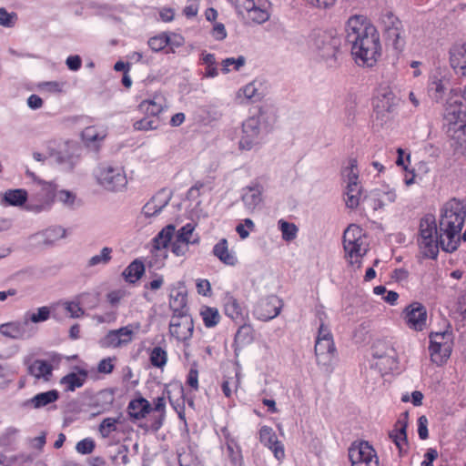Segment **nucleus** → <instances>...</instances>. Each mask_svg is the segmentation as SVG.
Returning <instances> with one entry per match:
<instances>
[{
	"label": "nucleus",
	"instance_id": "nucleus-1",
	"mask_svg": "<svg viewBox=\"0 0 466 466\" xmlns=\"http://www.w3.org/2000/svg\"><path fill=\"white\" fill-rule=\"evenodd\" d=\"M346 41L351 46V54L359 65L372 66L380 56V35L362 15L349 18L346 27Z\"/></svg>",
	"mask_w": 466,
	"mask_h": 466
},
{
	"label": "nucleus",
	"instance_id": "nucleus-2",
	"mask_svg": "<svg viewBox=\"0 0 466 466\" xmlns=\"http://www.w3.org/2000/svg\"><path fill=\"white\" fill-rule=\"evenodd\" d=\"M465 217L466 205L462 201L452 198L444 204L439 225L440 246L444 251L457 249Z\"/></svg>",
	"mask_w": 466,
	"mask_h": 466
},
{
	"label": "nucleus",
	"instance_id": "nucleus-3",
	"mask_svg": "<svg viewBox=\"0 0 466 466\" xmlns=\"http://www.w3.org/2000/svg\"><path fill=\"white\" fill-rule=\"evenodd\" d=\"M277 116L270 108L261 107L258 115L246 119L242 124V136L238 142L239 148L250 150L273 129Z\"/></svg>",
	"mask_w": 466,
	"mask_h": 466
},
{
	"label": "nucleus",
	"instance_id": "nucleus-4",
	"mask_svg": "<svg viewBox=\"0 0 466 466\" xmlns=\"http://www.w3.org/2000/svg\"><path fill=\"white\" fill-rule=\"evenodd\" d=\"M341 37L332 31H313L309 39V47L316 59L328 68L339 66Z\"/></svg>",
	"mask_w": 466,
	"mask_h": 466
},
{
	"label": "nucleus",
	"instance_id": "nucleus-5",
	"mask_svg": "<svg viewBox=\"0 0 466 466\" xmlns=\"http://www.w3.org/2000/svg\"><path fill=\"white\" fill-rule=\"evenodd\" d=\"M343 248L349 262L360 268L361 258L368 250L363 230L360 227L351 224L345 229L343 234Z\"/></svg>",
	"mask_w": 466,
	"mask_h": 466
},
{
	"label": "nucleus",
	"instance_id": "nucleus-6",
	"mask_svg": "<svg viewBox=\"0 0 466 466\" xmlns=\"http://www.w3.org/2000/svg\"><path fill=\"white\" fill-rule=\"evenodd\" d=\"M440 230L438 231L433 215H426L420 223V238L418 239L424 257L435 258L439 252Z\"/></svg>",
	"mask_w": 466,
	"mask_h": 466
},
{
	"label": "nucleus",
	"instance_id": "nucleus-7",
	"mask_svg": "<svg viewBox=\"0 0 466 466\" xmlns=\"http://www.w3.org/2000/svg\"><path fill=\"white\" fill-rule=\"evenodd\" d=\"M97 183L108 191H119L127 184V177L121 167L111 164H100L96 169Z\"/></svg>",
	"mask_w": 466,
	"mask_h": 466
},
{
	"label": "nucleus",
	"instance_id": "nucleus-8",
	"mask_svg": "<svg viewBox=\"0 0 466 466\" xmlns=\"http://www.w3.org/2000/svg\"><path fill=\"white\" fill-rule=\"evenodd\" d=\"M141 328L139 322L128 324L117 329L109 330L100 340L99 345L105 349L123 348L130 344L134 335Z\"/></svg>",
	"mask_w": 466,
	"mask_h": 466
},
{
	"label": "nucleus",
	"instance_id": "nucleus-9",
	"mask_svg": "<svg viewBox=\"0 0 466 466\" xmlns=\"http://www.w3.org/2000/svg\"><path fill=\"white\" fill-rule=\"evenodd\" d=\"M461 114L462 110L461 107L457 111H451L450 108L446 118L450 122V131H453L451 135L452 147L458 153L466 155V123L461 118Z\"/></svg>",
	"mask_w": 466,
	"mask_h": 466
},
{
	"label": "nucleus",
	"instance_id": "nucleus-10",
	"mask_svg": "<svg viewBox=\"0 0 466 466\" xmlns=\"http://www.w3.org/2000/svg\"><path fill=\"white\" fill-rule=\"evenodd\" d=\"M235 7L246 24L261 25L270 17L268 10L258 6L254 0H237Z\"/></svg>",
	"mask_w": 466,
	"mask_h": 466
},
{
	"label": "nucleus",
	"instance_id": "nucleus-11",
	"mask_svg": "<svg viewBox=\"0 0 466 466\" xmlns=\"http://www.w3.org/2000/svg\"><path fill=\"white\" fill-rule=\"evenodd\" d=\"M314 350L317 364L325 372L330 373L333 370V364L337 356L334 340H316Z\"/></svg>",
	"mask_w": 466,
	"mask_h": 466
},
{
	"label": "nucleus",
	"instance_id": "nucleus-12",
	"mask_svg": "<svg viewBox=\"0 0 466 466\" xmlns=\"http://www.w3.org/2000/svg\"><path fill=\"white\" fill-rule=\"evenodd\" d=\"M194 322L188 314L172 315L169 322V333L179 341H185L192 337Z\"/></svg>",
	"mask_w": 466,
	"mask_h": 466
},
{
	"label": "nucleus",
	"instance_id": "nucleus-13",
	"mask_svg": "<svg viewBox=\"0 0 466 466\" xmlns=\"http://www.w3.org/2000/svg\"><path fill=\"white\" fill-rule=\"evenodd\" d=\"M282 307V300L275 295H270L258 301L254 312L258 319L268 321L279 316Z\"/></svg>",
	"mask_w": 466,
	"mask_h": 466
},
{
	"label": "nucleus",
	"instance_id": "nucleus-14",
	"mask_svg": "<svg viewBox=\"0 0 466 466\" xmlns=\"http://www.w3.org/2000/svg\"><path fill=\"white\" fill-rule=\"evenodd\" d=\"M349 458L351 464L379 463V458L375 450L367 441L353 444L349 449Z\"/></svg>",
	"mask_w": 466,
	"mask_h": 466
},
{
	"label": "nucleus",
	"instance_id": "nucleus-15",
	"mask_svg": "<svg viewBox=\"0 0 466 466\" xmlns=\"http://www.w3.org/2000/svg\"><path fill=\"white\" fill-rule=\"evenodd\" d=\"M405 320L409 328L421 331L427 326V309L420 302L410 304L404 310Z\"/></svg>",
	"mask_w": 466,
	"mask_h": 466
},
{
	"label": "nucleus",
	"instance_id": "nucleus-16",
	"mask_svg": "<svg viewBox=\"0 0 466 466\" xmlns=\"http://www.w3.org/2000/svg\"><path fill=\"white\" fill-rule=\"evenodd\" d=\"M35 333L27 319L13 321L0 325V334L13 339H27Z\"/></svg>",
	"mask_w": 466,
	"mask_h": 466
},
{
	"label": "nucleus",
	"instance_id": "nucleus-17",
	"mask_svg": "<svg viewBox=\"0 0 466 466\" xmlns=\"http://www.w3.org/2000/svg\"><path fill=\"white\" fill-rule=\"evenodd\" d=\"M407 427H408V412H404L397 422L395 423L394 429L389 433L390 438L394 442L399 450L400 455H402L407 451L408 441H407Z\"/></svg>",
	"mask_w": 466,
	"mask_h": 466
},
{
	"label": "nucleus",
	"instance_id": "nucleus-18",
	"mask_svg": "<svg viewBox=\"0 0 466 466\" xmlns=\"http://www.w3.org/2000/svg\"><path fill=\"white\" fill-rule=\"evenodd\" d=\"M260 442L268 447L274 454L278 461H281L285 457L283 444L279 441L278 437L271 427L263 426L259 431Z\"/></svg>",
	"mask_w": 466,
	"mask_h": 466
},
{
	"label": "nucleus",
	"instance_id": "nucleus-19",
	"mask_svg": "<svg viewBox=\"0 0 466 466\" xmlns=\"http://www.w3.org/2000/svg\"><path fill=\"white\" fill-rule=\"evenodd\" d=\"M382 23L387 35L392 40L395 48H400L403 46V40L401 38L402 25L400 19L393 14L387 13L382 17Z\"/></svg>",
	"mask_w": 466,
	"mask_h": 466
},
{
	"label": "nucleus",
	"instance_id": "nucleus-20",
	"mask_svg": "<svg viewBox=\"0 0 466 466\" xmlns=\"http://www.w3.org/2000/svg\"><path fill=\"white\" fill-rule=\"evenodd\" d=\"M264 96L261 81L253 80L238 91L237 98L243 104L256 103Z\"/></svg>",
	"mask_w": 466,
	"mask_h": 466
},
{
	"label": "nucleus",
	"instance_id": "nucleus-21",
	"mask_svg": "<svg viewBox=\"0 0 466 466\" xmlns=\"http://www.w3.org/2000/svg\"><path fill=\"white\" fill-rule=\"evenodd\" d=\"M263 187L253 182L241 190V199L247 209L253 211L262 202Z\"/></svg>",
	"mask_w": 466,
	"mask_h": 466
},
{
	"label": "nucleus",
	"instance_id": "nucleus-22",
	"mask_svg": "<svg viewBox=\"0 0 466 466\" xmlns=\"http://www.w3.org/2000/svg\"><path fill=\"white\" fill-rule=\"evenodd\" d=\"M399 99L389 88H383L379 91L377 96L373 100V106L378 114L384 112H392L398 105Z\"/></svg>",
	"mask_w": 466,
	"mask_h": 466
},
{
	"label": "nucleus",
	"instance_id": "nucleus-23",
	"mask_svg": "<svg viewBox=\"0 0 466 466\" xmlns=\"http://www.w3.org/2000/svg\"><path fill=\"white\" fill-rule=\"evenodd\" d=\"M450 64L457 75L466 77V43L455 44L451 48Z\"/></svg>",
	"mask_w": 466,
	"mask_h": 466
},
{
	"label": "nucleus",
	"instance_id": "nucleus-24",
	"mask_svg": "<svg viewBox=\"0 0 466 466\" xmlns=\"http://www.w3.org/2000/svg\"><path fill=\"white\" fill-rule=\"evenodd\" d=\"M55 161L61 166L65 171H72L78 161L74 145L66 144L64 149L55 153Z\"/></svg>",
	"mask_w": 466,
	"mask_h": 466
},
{
	"label": "nucleus",
	"instance_id": "nucleus-25",
	"mask_svg": "<svg viewBox=\"0 0 466 466\" xmlns=\"http://www.w3.org/2000/svg\"><path fill=\"white\" fill-rule=\"evenodd\" d=\"M167 107V99L161 93L154 94L151 98L142 101L139 105L140 110L150 116H158Z\"/></svg>",
	"mask_w": 466,
	"mask_h": 466
},
{
	"label": "nucleus",
	"instance_id": "nucleus-26",
	"mask_svg": "<svg viewBox=\"0 0 466 466\" xmlns=\"http://www.w3.org/2000/svg\"><path fill=\"white\" fill-rule=\"evenodd\" d=\"M88 372L86 370L78 369L77 372H70L60 380V384L64 386L66 391H75L81 388L86 381Z\"/></svg>",
	"mask_w": 466,
	"mask_h": 466
},
{
	"label": "nucleus",
	"instance_id": "nucleus-27",
	"mask_svg": "<svg viewBox=\"0 0 466 466\" xmlns=\"http://www.w3.org/2000/svg\"><path fill=\"white\" fill-rule=\"evenodd\" d=\"M28 373L35 377L36 380H42L44 381H49L53 375L52 364L44 360H35L29 364Z\"/></svg>",
	"mask_w": 466,
	"mask_h": 466
},
{
	"label": "nucleus",
	"instance_id": "nucleus-28",
	"mask_svg": "<svg viewBox=\"0 0 466 466\" xmlns=\"http://www.w3.org/2000/svg\"><path fill=\"white\" fill-rule=\"evenodd\" d=\"M151 410L149 401L143 397L132 400L127 406V413L133 420L144 419Z\"/></svg>",
	"mask_w": 466,
	"mask_h": 466
},
{
	"label": "nucleus",
	"instance_id": "nucleus-29",
	"mask_svg": "<svg viewBox=\"0 0 466 466\" xmlns=\"http://www.w3.org/2000/svg\"><path fill=\"white\" fill-rule=\"evenodd\" d=\"M59 398V393L56 390L41 392L35 395L33 398L27 400L24 406H30L34 409H40L54 403Z\"/></svg>",
	"mask_w": 466,
	"mask_h": 466
},
{
	"label": "nucleus",
	"instance_id": "nucleus-30",
	"mask_svg": "<svg viewBox=\"0 0 466 466\" xmlns=\"http://www.w3.org/2000/svg\"><path fill=\"white\" fill-rule=\"evenodd\" d=\"M169 198H166L163 193H157L148 202H147L142 212L146 217H153L161 212V210L168 204Z\"/></svg>",
	"mask_w": 466,
	"mask_h": 466
},
{
	"label": "nucleus",
	"instance_id": "nucleus-31",
	"mask_svg": "<svg viewBox=\"0 0 466 466\" xmlns=\"http://www.w3.org/2000/svg\"><path fill=\"white\" fill-rule=\"evenodd\" d=\"M460 107L462 110L461 118L466 117V86L451 90V96L449 98L448 107L446 108V115L450 108L451 111H457Z\"/></svg>",
	"mask_w": 466,
	"mask_h": 466
},
{
	"label": "nucleus",
	"instance_id": "nucleus-32",
	"mask_svg": "<svg viewBox=\"0 0 466 466\" xmlns=\"http://www.w3.org/2000/svg\"><path fill=\"white\" fill-rule=\"evenodd\" d=\"M35 236L36 238H40V243L46 246H50L57 240L66 238V230L60 226H55L50 227L40 233H37Z\"/></svg>",
	"mask_w": 466,
	"mask_h": 466
},
{
	"label": "nucleus",
	"instance_id": "nucleus-33",
	"mask_svg": "<svg viewBox=\"0 0 466 466\" xmlns=\"http://www.w3.org/2000/svg\"><path fill=\"white\" fill-rule=\"evenodd\" d=\"M169 308L173 311L172 315L188 313L187 294L181 290H173L169 298Z\"/></svg>",
	"mask_w": 466,
	"mask_h": 466
},
{
	"label": "nucleus",
	"instance_id": "nucleus-34",
	"mask_svg": "<svg viewBox=\"0 0 466 466\" xmlns=\"http://www.w3.org/2000/svg\"><path fill=\"white\" fill-rule=\"evenodd\" d=\"M176 232V228L174 225L169 224L163 228L157 235L153 238V248L155 249L160 250L162 248H166L168 244L171 242L172 238L174 237Z\"/></svg>",
	"mask_w": 466,
	"mask_h": 466
},
{
	"label": "nucleus",
	"instance_id": "nucleus-35",
	"mask_svg": "<svg viewBox=\"0 0 466 466\" xmlns=\"http://www.w3.org/2000/svg\"><path fill=\"white\" fill-rule=\"evenodd\" d=\"M145 272V265L142 261L135 259L123 271L122 275L126 281L136 283L141 279Z\"/></svg>",
	"mask_w": 466,
	"mask_h": 466
},
{
	"label": "nucleus",
	"instance_id": "nucleus-36",
	"mask_svg": "<svg viewBox=\"0 0 466 466\" xmlns=\"http://www.w3.org/2000/svg\"><path fill=\"white\" fill-rule=\"evenodd\" d=\"M176 238L178 242H185L188 245H195L199 242V236L195 232V225L193 223H187L181 227L177 231Z\"/></svg>",
	"mask_w": 466,
	"mask_h": 466
},
{
	"label": "nucleus",
	"instance_id": "nucleus-37",
	"mask_svg": "<svg viewBox=\"0 0 466 466\" xmlns=\"http://www.w3.org/2000/svg\"><path fill=\"white\" fill-rule=\"evenodd\" d=\"M429 350L432 362L438 365L446 361L451 355V346L449 343L440 345L436 342V345H430Z\"/></svg>",
	"mask_w": 466,
	"mask_h": 466
},
{
	"label": "nucleus",
	"instance_id": "nucleus-38",
	"mask_svg": "<svg viewBox=\"0 0 466 466\" xmlns=\"http://www.w3.org/2000/svg\"><path fill=\"white\" fill-rule=\"evenodd\" d=\"M213 255L226 265H233V257L228 251V244L226 238L220 239L213 248Z\"/></svg>",
	"mask_w": 466,
	"mask_h": 466
},
{
	"label": "nucleus",
	"instance_id": "nucleus-39",
	"mask_svg": "<svg viewBox=\"0 0 466 466\" xmlns=\"http://www.w3.org/2000/svg\"><path fill=\"white\" fill-rule=\"evenodd\" d=\"M199 314L207 328L215 327L220 320L219 312L216 308L202 306Z\"/></svg>",
	"mask_w": 466,
	"mask_h": 466
},
{
	"label": "nucleus",
	"instance_id": "nucleus-40",
	"mask_svg": "<svg viewBox=\"0 0 466 466\" xmlns=\"http://www.w3.org/2000/svg\"><path fill=\"white\" fill-rule=\"evenodd\" d=\"M394 349L384 340H377L372 347V356L376 359L390 358L393 359Z\"/></svg>",
	"mask_w": 466,
	"mask_h": 466
},
{
	"label": "nucleus",
	"instance_id": "nucleus-41",
	"mask_svg": "<svg viewBox=\"0 0 466 466\" xmlns=\"http://www.w3.org/2000/svg\"><path fill=\"white\" fill-rule=\"evenodd\" d=\"M27 199V192L25 189H10L4 196V200L11 206H21Z\"/></svg>",
	"mask_w": 466,
	"mask_h": 466
},
{
	"label": "nucleus",
	"instance_id": "nucleus-42",
	"mask_svg": "<svg viewBox=\"0 0 466 466\" xmlns=\"http://www.w3.org/2000/svg\"><path fill=\"white\" fill-rule=\"evenodd\" d=\"M254 340V329L249 324L240 326L235 334V341L245 346L250 344Z\"/></svg>",
	"mask_w": 466,
	"mask_h": 466
},
{
	"label": "nucleus",
	"instance_id": "nucleus-43",
	"mask_svg": "<svg viewBox=\"0 0 466 466\" xmlns=\"http://www.w3.org/2000/svg\"><path fill=\"white\" fill-rule=\"evenodd\" d=\"M112 253H113L112 248L104 247L101 249L99 254L94 255L89 258V260L87 262V266L95 267V266H98V265L108 264L110 262V260L112 259Z\"/></svg>",
	"mask_w": 466,
	"mask_h": 466
},
{
	"label": "nucleus",
	"instance_id": "nucleus-44",
	"mask_svg": "<svg viewBox=\"0 0 466 466\" xmlns=\"http://www.w3.org/2000/svg\"><path fill=\"white\" fill-rule=\"evenodd\" d=\"M360 193V186H347L345 202L349 208L354 209L359 206Z\"/></svg>",
	"mask_w": 466,
	"mask_h": 466
},
{
	"label": "nucleus",
	"instance_id": "nucleus-45",
	"mask_svg": "<svg viewBox=\"0 0 466 466\" xmlns=\"http://www.w3.org/2000/svg\"><path fill=\"white\" fill-rule=\"evenodd\" d=\"M279 228L281 231L282 238L285 241H292L297 238L298 227L294 223H289L283 219L279 221Z\"/></svg>",
	"mask_w": 466,
	"mask_h": 466
},
{
	"label": "nucleus",
	"instance_id": "nucleus-46",
	"mask_svg": "<svg viewBox=\"0 0 466 466\" xmlns=\"http://www.w3.org/2000/svg\"><path fill=\"white\" fill-rule=\"evenodd\" d=\"M82 137L86 142H96L106 137V131L96 127H87L82 132Z\"/></svg>",
	"mask_w": 466,
	"mask_h": 466
},
{
	"label": "nucleus",
	"instance_id": "nucleus-47",
	"mask_svg": "<svg viewBox=\"0 0 466 466\" xmlns=\"http://www.w3.org/2000/svg\"><path fill=\"white\" fill-rule=\"evenodd\" d=\"M167 361V354L161 347H155L150 353V362L156 368H163Z\"/></svg>",
	"mask_w": 466,
	"mask_h": 466
},
{
	"label": "nucleus",
	"instance_id": "nucleus-48",
	"mask_svg": "<svg viewBox=\"0 0 466 466\" xmlns=\"http://www.w3.org/2000/svg\"><path fill=\"white\" fill-rule=\"evenodd\" d=\"M120 418H105L99 425V432L104 438L109 437V435L117 430L116 424L119 422Z\"/></svg>",
	"mask_w": 466,
	"mask_h": 466
},
{
	"label": "nucleus",
	"instance_id": "nucleus-49",
	"mask_svg": "<svg viewBox=\"0 0 466 466\" xmlns=\"http://www.w3.org/2000/svg\"><path fill=\"white\" fill-rule=\"evenodd\" d=\"M345 176L347 177V186H360L359 170L355 158L350 160V166L345 170Z\"/></svg>",
	"mask_w": 466,
	"mask_h": 466
},
{
	"label": "nucleus",
	"instance_id": "nucleus-50",
	"mask_svg": "<svg viewBox=\"0 0 466 466\" xmlns=\"http://www.w3.org/2000/svg\"><path fill=\"white\" fill-rule=\"evenodd\" d=\"M159 126V121L157 119L152 118V116H147L140 120H137L134 123L133 127L136 130L140 131H148V130H156Z\"/></svg>",
	"mask_w": 466,
	"mask_h": 466
},
{
	"label": "nucleus",
	"instance_id": "nucleus-51",
	"mask_svg": "<svg viewBox=\"0 0 466 466\" xmlns=\"http://www.w3.org/2000/svg\"><path fill=\"white\" fill-rule=\"evenodd\" d=\"M15 371L7 365H0V390L6 389L15 380Z\"/></svg>",
	"mask_w": 466,
	"mask_h": 466
},
{
	"label": "nucleus",
	"instance_id": "nucleus-52",
	"mask_svg": "<svg viewBox=\"0 0 466 466\" xmlns=\"http://www.w3.org/2000/svg\"><path fill=\"white\" fill-rule=\"evenodd\" d=\"M375 196L378 197V204H375V208H381L388 203H393L396 200L397 195L394 190H376Z\"/></svg>",
	"mask_w": 466,
	"mask_h": 466
},
{
	"label": "nucleus",
	"instance_id": "nucleus-53",
	"mask_svg": "<svg viewBox=\"0 0 466 466\" xmlns=\"http://www.w3.org/2000/svg\"><path fill=\"white\" fill-rule=\"evenodd\" d=\"M169 43V37L165 35H159L149 38L147 44L150 49L154 52H159L163 50Z\"/></svg>",
	"mask_w": 466,
	"mask_h": 466
},
{
	"label": "nucleus",
	"instance_id": "nucleus-54",
	"mask_svg": "<svg viewBox=\"0 0 466 466\" xmlns=\"http://www.w3.org/2000/svg\"><path fill=\"white\" fill-rule=\"evenodd\" d=\"M57 199L65 206L74 208L76 201V196L69 190L63 189L57 193Z\"/></svg>",
	"mask_w": 466,
	"mask_h": 466
},
{
	"label": "nucleus",
	"instance_id": "nucleus-55",
	"mask_svg": "<svg viewBox=\"0 0 466 466\" xmlns=\"http://www.w3.org/2000/svg\"><path fill=\"white\" fill-rule=\"evenodd\" d=\"M254 228V222L250 218H246L244 219L243 223H239L235 228V230L238 232V234L242 239H245L248 237L249 231L253 230Z\"/></svg>",
	"mask_w": 466,
	"mask_h": 466
},
{
	"label": "nucleus",
	"instance_id": "nucleus-56",
	"mask_svg": "<svg viewBox=\"0 0 466 466\" xmlns=\"http://www.w3.org/2000/svg\"><path fill=\"white\" fill-rule=\"evenodd\" d=\"M50 309L47 307H41L37 309V312L32 313L28 319H26L31 322L38 323L42 321H46L49 319Z\"/></svg>",
	"mask_w": 466,
	"mask_h": 466
},
{
	"label": "nucleus",
	"instance_id": "nucleus-57",
	"mask_svg": "<svg viewBox=\"0 0 466 466\" xmlns=\"http://www.w3.org/2000/svg\"><path fill=\"white\" fill-rule=\"evenodd\" d=\"M65 309L69 313L71 318H80L84 315V309L79 306L78 302L66 301L64 303Z\"/></svg>",
	"mask_w": 466,
	"mask_h": 466
},
{
	"label": "nucleus",
	"instance_id": "nucleus-58",
	"mask_svg": "<svg viewBox=\"0 0 466 466\" xmlns=\"http://www.w3.org/2000/svg\"><path fill=\"white\" fill-rule=\"evenodd\" d=\"M95 449V442L91 439H84L76 443V450L81 454H89Z\"/></svg>",
	"mask_w": 466,
	"mask_h": 466
},
{
	"label": "nucleus",
	"instance_id": "nucleus-59",
	"mask_svg": "<svg viewBox=\"0 0 466 466\" xmlns=\"http://www.w3.org/2000/svg\"><path fill=\"white\" fill-rule=\"evenodd\" d=\"M15 14H10L5 8H0V25L11 27L15 25Z\"/></svg>",
	"mask_w": 466,
	"mask_h": 466
},
{
	"label": "nucleus",
	"instance_id": "nucleus-60",
	"mask_svg": "<svg viewBox=\"0 0 466 466\" xmlns=\"http://www.w3.org/2000/svg\"><path fill=\"white\" fill-rule=\"evenodd\" d=\"M178 462L180 466H198V458L191 452H183L179 454Z\"/></svg>",
	"mask_w": 466,
	"mask_h": 466
},
{
	"label": "nucleus",
	"instance_id": "nucleus-61",
	"mask_svg": "<svg viewBox=\"0 0 466 466\" xmlns=\"http://www.w3.org/2000/svg\"><path fill=\"white\" fill-rule=\"evenodd\" d=\"M450 339H451V333H449L447 331L431 333L430 345H436V342H438V344H440V345L449 343Z\"/></svg>",
	"mask_w": 466,
	"mask_h": 466
},
{
	"label": "nucleus",
	"instance_id": "nucleus-62",
	"mask_svg": "<svg viewBox=\"0 0 466 466\" xmlns=\"http://www.w3.org/2000/svg\"><path fill=\"white\" fill-rule=\"evenodd\" d=\"M187 384L192 388L194 390H198V370L196 368V365H192L190 368L187 378Z\"/></svg>",
	"mask_w": 466,
	"mask_h": 466
},
{
	"label": "nucleus",
	"instance_id": "nucleus-63",
	"mask_svg": "<svg viewBox=\"0 0 466 466\" xmlns=\"http://www.w3.org/2000/svg\"><path fill=\"white\" fill-rule=\"evenodd\" d=\"M116 358H106L99 361L97 365V371L99 373L110 374L114 370V363Z\"/></svg>",
	"mask_w": 466,
	"mask_h": 466
},
{
	"label": "nucleus",
	"instance_id": "nucleus-64",
	"mask_svg": "<svg viewBox=\"0 0 466 466\" xmlns=\"http://www.w3.org/2000/svg\"><path fill=\"white\" fill-rule=\"evenodd\" d=\"M188 244L185 242H178L175 237V240L171 243V251L177 257H182L188 251Z\"/></svg>",
	"mask_w": 466,
	"mask_h": 466
}]
</instances>
